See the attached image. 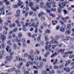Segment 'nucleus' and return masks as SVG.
<instances>
[{"label": "nucleus", "mask_w": 74, "mask_h": 74, "mask_svg": "<svg viewBox=\"0 0 74 74\" xmlns=\"http://www.w3.org/2000/svg\"><path fill=\"white\" fill-rule=\"evenodd\" d=\"M12 38V36H11L10 35L9 36L8 38V39L9 40H10V39H11V38Z\"/></svg>", "instance_id": "de8ad7c7"}, {"label": "nucleus", "mask_w": 74, "mask_h": 74, "mask_svg": "<svg viewBox=\"0 0 74 74\" xmlns=\"http://www.w3.org/2000/svg\"><path fill=\"white\" fill-rule=\"evenodd\" d=\"M69 4V2H67V1H65L64 2H60L59 3V6L60 7V8H58V12L60 14H62V12H61V9H63L64 8V7H65L66 5V4Z\"/></svg>", "instance_id": "f257e3e1"}, {"label": "nucleus", "mask_w": 74, "mask_h": 74, "mask_svg": "<svg viewBox=\"0 0 74 74\" xmlns=\"http://www.w3.org/2000/svg\"><path fill=\"white\" fill-rule=\"evenodd\" d=\"M34 52V51L33 50H31L30 51V53L31 54V55H32L33 53V52Z\"/></svg>", "instance_id": "79ce46f5"}, {"label": "nucleus", "mask_w": 74, "mask_h": 74, "mask_svg": "<svg viewBox=\"0 0 74 74\" xmlns=\"http://www.w3.org/2000/svg\"><path fill=\"white\" fill-rule=\"evenodd\" d=\"M17 47V46H16V45L15 44H13V48L14 49H16Z\"/></svg>", "instance_id": "4be33fe9"}, {"label": "nucleus", "mask_w": 74, "mask_h": 74, "mask_svg": "<svg viewBox=\"0 0 74 74\" xmlns=\"http://www.w3.org/2000/svg\"><path fill=\"white\" fill-rule=\"evenodd\" d=\"M74 55L72 54V55H71L69 56V58H70V59H71L72 58H74Z\"/></svg>", "instance_id": "72a5a7b5"}, {"label": "nucleus", "mask_w": 74, "mask_h": 74, "mask_svg": "<svg viewBox=\"0 0 74 74\" xmlns=\"http://www.w3.org/2000/svg\"><path fill=\"white\" fill-rule=\"evenodd\" d=\"M57 46L56 45H54L52 46V48L53 49H54L55 48V47Z\"/></svg>", "instance_id": "4c0bfd02"}, {"label": "nucleus", "mask_w": 74, "mask_h": 74, "mask_svg": "<svg viewBox=\"0 0 74 74\" xmlns=\"http://www.w3.org/2000/svg\"><path fill=\"white\" fill-rule=\"evenodd\" d=\"M36 52L37 53V55H38L39 54V51H38V49H36Z\"/></svg>", "instance_id": "8fccbe9b"}, {"label": "nucleus", "mask_w": 74, "mask_h": 74, "mask_svg": "<svg viewBox=\"0 0 74 74\" xmlns=\"http://www.w3.org/2000/svg\"><path fill=\"white\" fill-rule=\"evenodd\" d=\"M40 13L41 15H44V13L43 12H41Z\"/></svg>", "instance_id": "c03bdc74"}, {"label": "nucleus", "mask_w": 74, "mask_h": 74, "mask_svg": "<svg viewBox=\"0 0 74 74\" xmlns=\"http://www.w3.org/2000/svg\"><path fill=\"white\" fill-rule=\"evenodd\" d=\"M28 56V54L27 53H25L24 55V57H27Z\"/></svg>", "instance_id": "13d9d810"}, {"label": "nucleus", "mask_w": 74, "mask_h": 74, "mask_svg": "<svg viewBox=\"0 0 74 74\" xmlns=\"http://www.w3.org/2000/svg\"><path fill=\"white\" fill-rule=\"evenodd\" d=\"M56 9H53V8H52L50 9L51 11L52 12V11H54V12H56Z\"/></svg>", "instance_id": "bb28decb"}, {"label": "nucleus", "mask_w": 74, "mask_h": 74, "mask_svg": "<svg viewBox=\"0 0 74 74\" xmlns=\"http://www.w3.org/2000/svg\"><path fill=\"white\" fill-rule=\"evenodd\" d=\"M60 32H64V29L63 27H60Z\"/></svg>", "instance_id": "a211bd4d"}, {"label": "nucleus", "mask_w": 74, "mask_h": 74, "mask_svg": "<svg viewBox=\"0 0 74 74\" xmlns=\"http://www.w3.org/2000/svg\"><path fill=\"white\" fill-rule=\"evenodd\" d=\"M28 35L29 37H32V34L30 33H28Z\"/></svg>", "instance_id": "3c124183"}, {"label": "nucleus", "mask_w": 74, "mask_h": 74, "mask_svg": "<svg viewBox=\"0 0 74 74\" xmlns=\"http://www.w3.org/2000/svg\"><path fill=\"white\" fill-rule=\"evenodd\" d=\"M16 67H17L18 69H22V68L21 67V66L19 64Z\"/></svg>", "instance_id": "7c9ffc66"}, {"label": "nucleus", "mask_w": 74, "mask_h": 74, "mask_svg": "<svg viewBox=\"0 0 74 74\" xmlns=\"http://www.w3.org/2000/svg\"><path fill=\"white\" fill-rule=\"evenodd\" d=\"M17 30V28H15L14 29H13V32H16Z\"/></svg>", "instance_id": "2f4dec72"}, {"label": "nucleus", "mask_w": 74, "mask_h": 74, "mask_svg": "<svg viewBox=\"0 0 74 74\" xmlns=\"http://www.w3.org/2000/svg\"><path fill=\"white\" fill-rule=\"evenodd\" d=\"M15 73H21V71L18 69L16 70L15 71Z\"/></svg>", "instance_id": "e433bc0d"}, {"label": "nucleus", "mask_w": 74, "mask_h": 74, "mask_svg": "<svg viewBox=\"0 0 74 74\" xmlns=\"http://www.w3.org/2000/svg\"><path fill=\"white\" fill-rule=\"evenodd\" d=\"M0 38L2 39V42L1 43V45L2 46V49H4L5 48V46L6 45V44L5 43H4V41L5 40L6 38V36H5L1 34H0Z\"/></svg>", "instance_id": "f03ea898"}, {"label": "nucleus", "mask_w": 74, "mask_h": 74, "mask_svg": "<svg viewBox=\"0 0 74 74\" xmlns=\"http://www.w3.org/2000/svg\"><path fill=\"white\" fill-rule=\"evenodd\" d=\"M59 66H54V69H59Z\"/></svg>", "instance_id": "c85d7f7f"}, {"label": "nucleus", "mask_w": 74, "mask_h": 74, "mask_svg": "<svg viewBox=\"0 0 74 74\" xmlns=\"http://www.w3.org/2000/svg\"><path fill=\"white\" fill-rule=\"evenodd\" d=\"M10 58H13V57L12 56V55H14V52H12L11 53L10 52Z\"/></svg>", "instance_id": "aec40b11"}, {"label": "nucleus", "mask_w": 74, "mask_h": 74, "mask_svg": "<svg viewBox=\"0 0 74 74\" xmlns=\"http://www.w3.org/2000/svg\"><path fill=\"white\" fill-rule=\"evenodd\" d=\"M20 13V10H18L16 11V13L17 14H19Z\"/></svg>", "instance_id": "bf43d9fd"}, {"label": "nucleus", "mask_w": 74, "mask_h": 74, "mask_svg": "<svg viewBox=\"0 0 74 74\" xmlns=\"http://www.w3.org/2000/svg\"><path fill=\"white\" fill-rule=\"evenodd\" d=\"M71 34V31L70 30H67L65 32V34L67 35V36H68V35H70Z\"/></svg>", "instance_id": "9b49d317"}, {"label": "nucleus", "mask_w": 74, "mask_h": 74, "mask_svg": "<svg viewBox=\"0 0 74 74\" xmlns=\"http://www.w3.org/2000/svg\"><path fill=\"white\" fill-rule=\"evenodd\" d=\"M55 40V38H53L52 40H51V42H49L47 41L46 42V45H48V44H49L50 45H48L47 46V47L48 48H50L51 47H52V44H53V40Z\"/></svg>", "instance_id": "7ed1b4c3"}, {"label": "nucleus", "mask_w": 74, "mask_h": 74, "mask_svg": "<svg viewBox=\"0 0 74 74\" xmlns=\"http://www.w3.org/2000/svg\"><path fill=\"white\" fill-rule=\"evenodd\" d=\"M52 23L53 25H56V23H55V21H52Z\"/></svg>", "instance_id": "a18cd8bd"}, {"label": "nucleus", "mask_w": 74, "mask_h": 74, "mask_svg": "<svg viewBox=\"0 0 74 74\" xmlns=\"http://www.w3.org/2000/svg\"><path fill=\"white\" fill-rule=\"evenodd\" d=\"M43 25L44 26V27H46L47 26V24H46L44 23H43Z\"/></svg>", "instance_id": "a19ab883"}, {"label": "nucleus", "mask_w": 74, "mask_h": 74, "mask_svg": "<svg viewBox=\"0 0 74 74\" xmlns=\"http://www.w3.org/2000/svg\"><path fill=\"white\" fill-rule=\"evenodd\" d=\"M22 4H23L22 2H21V0H19L18 1V3L17 4V5H18V6H21V5H22Z\"/></svg>", "instance_id": "6ab92c4d"}, {"label": "nucleus", "mask_w": 74, "mask_h": 74, "mask_svg": "<svg viewBox=\"0 0 74 74\" xmlns=\"http://www.w3.org/2000/svg\"><path fill=\"white\" fill-rule=\"evenodd\" d=\"M60 38V35H58L55 36V40H54L53 43V44H58L59 43V42L58 41V39H59Z\"/></svg>", "instance_id": "39448f33"}, {"label": "nucleus", "mask_w": 74, "mask_h": 74, "mask_svg": "<svg viewBox=\"0 0 74 74\" xmlns=\"http://www.w3.org/2000/svg\"><path fill=\"white\" fill-rule=\"evenodd\" d=\"M68 63H67V62H66V64L65 65V67H67L68 65L70 64V62H68Z\"/></svg>", "instance_id": "58836bf2"}, {"label": "nucleus", "mask_w": 74, "mask_h": 74, "mask_svg": "<svg viewBox=\"0 0 74 74\" xmlns=\"http://www.w3.org/2000/svg\"><path fill=\"white\" fill-rule=\"evenodd\" d=\"M64 70L66 71V72L67 73H70V69L69 68L65 67L64 68Z\"/></svg>", "instance_id": "9d476101"}, {"label": "nucleus", "mask_w": 74, "mask_h": 74, "mask_svg": "<svg viewBox=\"0 0 74 74\" xmlns=\"http://www.w3.org/2000/svg\"><path fill=\"white\" fill-rule=\"evenodd\" d=\"M37 32H38V29H37V28H36L35 30V33H37Z\"/></svg>", "instance_id": "052dcab7"}, {"label": "nucleus", "mask_w": 74, "mask_h": 74, "mask_svg": "<svg viewBox=\"0 0 74 74\" xmlns=\"http://www.w3.org/2000/svg\"><path fill=\"white\" fill-rule=\"evenodd\" d=\"M65 50V49H64L63 50H62V49H59L58 50V52L59 53H60V52H63V53H64V52H64Z\"/></svg>", "instance_id": "2eb2a0df"}, {"label": "nucleus", "mask_w": 74, "mask_h": 74, "mask_svg": "<svg viewBox=\"0 0 74 74\" xmlns=\"http://www.w3.org/2000/svg\"><path fill=\"white\" fill-rule=\"evenodd\" d=\"M12 37H13V38H14L16 37V35H15V34H12Z\"/></svg>", "instance_id": "5fc2aeb1"}, {"label": "nucleus", "mask_w": 74, "mask_h": 74, "mask_svg": "<svg viewBox=\"0 0 74 74\" xmlns=\"http://www.w3.org/2000/svg\"><path fill=\"white\" fill-rule=\"evenodd\" d=\"M16 58L17 60H18L19 61H21V60H22V58H20L18 56L16 57Z\"/></svg>", "instance_id": "412c9836"}, {"label": "nucleus", "mask_w": 74, "mask_h": 74, "mask_svg": "<svg viewBox=\"0 0 74 74\" xmlns=\"http://www.w3.org/2000/svg\"><path fill=\"white\" fill-rule=\"evenodd\" d=\"M64 14H65V15H66V14H67V11L64 10Z\"/></svg>", "instance_id": "49530a36"}, {"label": "nucleus", "mask_w": 74, "mask_h": 74, "mask_svg": "<svg viewBox=\"0 0 74 74\" xmlns=\"http://www.w3.org/2000/svg\"><path fill=\"white\" fill-rule=\"evenodd\" d=\"M60 23H61V25H63V24H64L63 22L62 21V20L60 21Z\"/></svg>", "instance_id": "4d7b16f0"}, {"label": "nucleus", "mask_w": 74, "mask_h": 74, "mask_svg": "<svg viewBox=\"0 0 74 74\" xmlns=\"http://www.w3.org/2000/svg\"><path fill=\"white\" fill-rule=\"evenodd\" d=\"M53 7H56V4H55V3H53L52 4Z\"/></svg>", "instance_id": "680f3d73"}, {"label": "nucleus", "mask_w": 74, "mask_h": 74, "mask_svg": "<svg viewBox=\"0 0 74 74\" xmlns=\"http://www.w3.org/2000/svg\"><path fill=\"white\" fill-rule=\"evenodd\" d=\"M22 36V34L21 33H19L18 34V37L21 38Z\"/></svg>", "instance_id": "cd10ccee"}, {"label": "nucleus", "mask_w": 74, "mask_h": 74, "mask_svg": "<svg viewBox=\"0 0 74 74\" xmlns=\"http://www.w3.org/2000/svg\"><path fill=\"white\" fill-rule=\"evenodd\" d=\"M16 41L18 43H19L20 42V40H18V38L17 37H16Z\"/></svg>", "instance_id": "f704fd0d"}, {"label": "nucleus", "mask_w": 74, "mask_h": 74, "mask_svg": "<svg viewBox=\"0 0 74 74\" xmlns=\"http://www.w3.org/2000/svg\"><path fill=\"white\" fill-rule=\"evenodd\" d=\"M46 5L47 6V7L48 8H51V4L49 2L47 3Z\"/></svg>", "instance_id": "f8f14e48"}, {"label": "nucleus", "mask_w": 74, "mask_h": 74, "mask_svg": "<svg viewBox=\"0 0 74 74\" xmlns=\"http://www.w3.org/2000/svg\"><path fill=\"white\" fill-rule=\"evenodd\" d=\"M70 48L71 49H73V48H74L73 45H70Z\"/></svg>", "instance_id": "473e14b6"}, {"label": "nucleus", "mask_w": 74, "mask_h": 74, "mask_svg": "<svg viewBox=\"0 0 74 74\" xmlns=\"http://www.w3.org/2000/svg\"><path fill=\"white\" fill-rule=\"evenodd\" d=\"M67 27L68 28H69V29H70V28L71 27V25H70V24H68L67 25Z\"/></svg>", "instance_id": "6e6d98bb"}, {"label": "nucleus", "mask_w": 74, "mask_h": 74, "mask_svg": "<svg viewBox=\"0 0 74 74\" xmlns=\"http://www.w3.org/2000/svg\"><path fill=\"white\" fill-rule=\"evenodd\" d=\"M48 37V36H45V41H47L48 40V38H47Z\"/></svg>", "instance_id": "c756f323"}, {"label": "nucleus", "mask_w": 74, "mask_h": 74, "mask_svg": "<svg viewBox=\"0 0 74 74\" xmlns=\"http://www.w3.org/2000/svg\"><path fill=\"white\" fill-rule=\"evenodd\" d=\"M29 4L30 7H33V6L34 5V3L33 2H31L29 3Z\"/></svg>", "instance_id": "5701e85b"}, {"label": "nucleus", "mask_w": 74, "mask_h": 74, "mask_svg": "<svg viewBox=\"0 0 74 74\" xmlns=\"http://www.w3.org/2000/svg\"><path fill=\"white\" fill-rule=\"evenodd\" d=\"M45 33H48V34L50 33V32H51L50 30H49L48 29H47L45 30Z\"/></svg>", "instance_id": "a878e982"}, {"label": "nucleus", "mask_w": 74, "mask_h": 74, "mask_svg": "<svg viewBox=\"0 0 74 74\" xmlns=\"http://www.w3.org/2000/svg\"><path fill=\"white\" fill-rule=\"evenodd\" d=\"M58 54V53L57 52H55L53 54H52L51 56V58H53V57H55V56H56Z\"/></svg>", "instance_id": "ddd939ff"}, {"label": "nucleus", "mask_w": 74, "mask_h": 74, "mask_svg": "<svg viewBox=\"0 0 74 74\" xmlns=\"http://www.w3.org/2000/svg\"><path fill=\"white\" fill-rule=\"evenodd\" d=\"M34 64H36V67L38 68H39L40 69H42V66H43V63L42 62H40V66H38V62L37 61H35L34 62Z\"/></svg>", "instance_id": "20e7f679"}, {"label": "nucleus", "mask_w": 74, "mask_h": 74, "mask_svg": "<svg viewBox=\"0 0 74 74\" xmlns=\"http://www.w3.org/2000/svg\"><path fill=\"white\" fill-rule=\"evenodd\" d=\"M6 49L7 51L8 52H9V53L11 52V51H12V50L10 49V46H7V48H6Z\"/></svg>", "instance_id": "0eeeda50"}, {"label": "nucleus", "mask_w": 74, "mask_h": 74, "mask_svg": "<svg viewBox=\"0 0 74 74\" xmlns=\"http://www.w3.org/2000/svg\"><path fill=\"white\" fill-rule=\"evenodd\" d=\"M3 33L4 35H6L7 34V31H4L3 32Z\"/></svg>", "instance_id": "09e8293b"}, {"label": "nucleus", "mask_w": 74, "mask_h": 74, "mask_svg": "<svg viewBox=\"0 0 74 74\" xmlns=\"http://www.w3.org/2000/svg\"><path fill=\"white\" fill-rule=\"evenodd\" d=\"M33 62H27V64H26V67H29V65H33Z\"/></svg>", "instance_id": "6e6552de"}, {"label": "nucleus", "mask_w": 74, "mask_h": 74, "mask_svg": "<svg viewBox=\"0 0 74 74\" xmlns=\"http://www.w3.org/2000/svg\"><path fill=\"white\" fill-rule=\"evenodd\" d=\"M41 37V34H39V36L37 39V40L38 41H40Z\"/></svg>", "instance_id": "dca6fc26"}, {"label": "nucleus", "mask_w": 74, "mask_h": 74, "mask_svg": "<svg viewBox=\"0 0 74 74\" xmlns=\"http://www.w3.org/2000/svg\"><path fill=\"white\" fill-rule=\"evenodd\" d=\"M16 70V69L14 67H13L12 69H9L8 70V72H13Z\"/></svg>", "instance_id": "1a4fd4ad"}, {"label": "nucleus", "mask_w": 74, "mask_h": 74, "mask_svg": "<svg viewBox=\"0 0 74 74\" xmlns=\"http://www.w3.org/2000/svg\"><path fill=\"white\" fill-rule=\"evenodd\" d=\"M41 73L42 74H48V73L45 71H42Z\"/></svg>", "instance_id": "b1692460"}, {"label": "nucleus", "mask_w": 74, "mask_h": 74, "mask_svg": "<svg viewBox=\"0 0 74 74\" xmlns=\"http://www.w3.org/2000/svg\"><path fill=\"white\" fill-rule=\"evenodd\" d=\"M46 11L48 13H50L51 12V11H50L49 10H47Z\"/></svg>", "instance_id": "69168bd1"}, {"label": "nucleus", "mask_w": 74, "mask_h": 74, "mask_svg": "<svg viewBox=\"0 0 74 74\" xmlns=\"http://www.w3.org/2000/svg\"><path fill=\"white\" fill-rule=\"evenodd\" d=\"M72 53H73V52L69 51L65 52L64 53V55H68V54H72Z\"/></svg>", "instance_id": "f3484780"}, {"label": "nucleus", "mask_w": 74, "mask_h": 74, "mask_svg": "<svg viewBox=\"0 0 74 74\" xmlns=\"http://www.w3.org/2000/svg\"><path fill=\"white\" fill-rule=\"evenodd\" d=\"M22 42H23V43H25V39H23Z\"/></svg>", "instance_id": "338daca9"}, {"label": "nucleus", "mask_w": 74, "mask_h": 74, "mask_svg": "<svg viewBox=\"0 0 74 74\" xmlns=\"http://www.w3.org/2000/svg\"><path fill=\"white\" fill-rule=\"evenodd\" d=\"M11 43V41L8 40L7 41V44H10Z\"/></svg>", "instance_id": "0e129e2a"}, {"label": "nucleus", "mask_w": 74, "mask_h": 74, "mask_svg": "<svg viewBox=\"0 0 74 74\" xmlns=\"http://www.w3.org/2000/svg\"><path fill=\"white\" fill-rule=\"evenodd\" d=\"M40 4L41 6H42V5H44V3H43L42 2H41L40 3Z\"/></svg>", "instance_id": "864d4df0"}, {"label": "nucleus", "mask_w": 74, "mask_h": 74, "mask_svg": "<svg viewBox=\"0 0 74 74\" xmlns=\"http://www.w3.org/2000/svg\"><path fill=\"white\" fill-rule=\"evenodd\" d=\"M18 6L16 5H13V8H18Z\"/></svg>", "instance_id": "ea45409f"}, {"label": "nucleus", "mask_w": 74, "mask_h": 74, "mask_svg": "<svg viewBox=\"0 0 74 74\" xmlns=\"http://www.w3.org/2000/svg\"><path fill=\"white\" fill-rule=\"evenodd\" d=\"M35 24L36 23L34 22L32 23V24L31 25V26H34V25H35Z\"/></svg>", "instance_id": "603ef678"}, {"label": "nucleus", "mask_w": 74, "mask_h": 74, "mask_svg": "<svg viewBox=\"0 0 74 74\" xmlns=\"http://www.w3.org/2000/svg\"><path fill=\"white\" fill-rule=\"evenodd\" d=\"M5 59L6 60H7V61H11V59L12 58H10V57L7 56L6 57Z\"/></svg>", "instance_id": "4468645a"}, {"label": "nucleus", "mask_w": 74, "mask_h": 74, "mask_svg": "<svg viewBox=\"0 0 74 74\" xmlns=\"http://www.w3.org/2000/svg\"><path fill=\"white\" fill-rule=\"evenodd\" d=\"M9 27L10 28H12V27H13V26H12V25L11 24H10L9 25Z\"/></svg>", "instance_id": "e2e57ef3"}, {"label": "nucleus", "mask_w": 74, "mask_h": 74, "mask_svg": "<svg viewBox=\"0 0 74 74\" xmlns=\"http://www.w3.org/2000/svg\"><path fill=\"white\" fill-rule=\"evenodd\" d=\"M41 19L42 21H44L45 19V18L43 16H42L41 18Z\"/></svg>", "instance_id": "393cba45"}, {"label": "nucleus", "mask_w": 74, "mask_h": 74, "mask_svg": "<svg viewBox=\"0 0 74 74\" xmlns=\"http://www.w3.org/2000/svg\"><path fill=\"white\" fill-rule=\"evenodd\" d=\"M49 74H52V71H49Z\"/></svg>", "instance_id": "774afa93"}, {"label": "nucleus", "mask_w": 74, "mask_h": 74, "mask_svg": "<svg viewBox=\"0 0 74 74\" xmlns=\"http://www.w3.org/2000/svg\"><path fill=\"white\" fill-rule=\"evenodd\" d=\"M35 6L36 8L33 7H31V10L34 12H36L37 10H38V9H39V5H35Z\"/></svg>", "instance_id": "423d86ee"}, {"label": "nucleus", "mask_w": 74, "mask_h": 74, "mask_svg": "<svg viewBox=\"0 0 74 74\" xmlns=\"http://www.w3.org/2000/svg\"><path fill=\"white\" fill-rule=\"evenodd\" d=\"M40 43H41V44L42 46H43L44 45V42H43V41H40Z\"/></svg>", "instance_id": "c9c22d12"}, {"label": "nucleus", "mask_w": 74, "mask_h": 74, "mask_svg": "<svg viewBox=\"0 0 74 74\" xmlns=\"http://www.w3.org/2000/svg\"><path fill=\"white\" fill-rule=\"evenodd\" d=\"M63 67H64V65H63V64H62L59 66L60 68V69H62V68H63Z\"/></svg>", "instance_id": "37998d69"}]
</instances>
